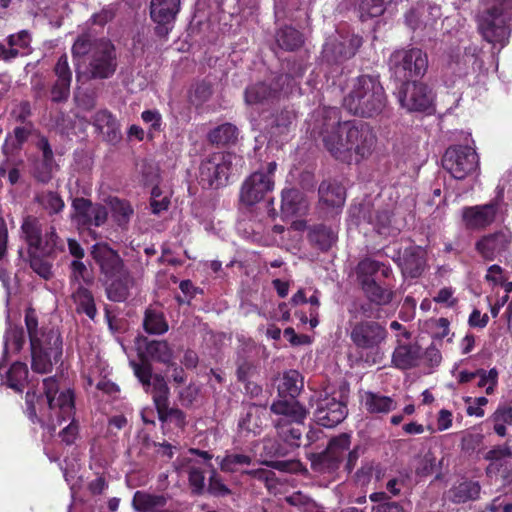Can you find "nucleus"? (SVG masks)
Wrapping results in <instances>:
<instances>
[{
  "mask_svg": "<svg viewBox=\"0 0 512 512\" xmlns=\"http://www.w3.org/2000/svg\"><path fill=\"white\" fill-rule=\"evenodd\" d=\"M25 325L30 339L32 369L37 373L50 372L62 356L60 333L53 328H39L33 309L26 310Z\"/></svg>",
  "mask_w": 512,
  "mask_h": 512,
  "instance_id": "1",
  "label": "nucleus"
},
{
  "mask_svg": "<svg viewBox=\"0 0 512 512\" xmlns=\"http://www.w3.org/2000/svg\"><path fill=\"white\" fill-rule=\"evenodd\" d=\"M44 393L50 410L49 423L47 425L50 434H53L57 425L71 421L60 432L61 440L70 445L78 436V425L74 421V394L70 389L59 390V384L54 377L43 380Z\"/></svg>",
  "mask_w": 512,
  "mask_h": 512,
  "instance_id": "2",
  "label": "nucleus"
},
{
  "mask_svg": "<svg viewBox=\"0 0 512 512\" xmlns=\"http://www.w3.org/2000/svg\"><path fill=\"white\" fill-rule=\"evenodd\" d=\"M477 22L482 37L502 49L511 32L512 0H482Z\"/></svg>",
  "mask_w": 512,
  "mask_h": 512,
  "instance_id": "3",
  "label": "nucleus"
},
{
  "mask_svg": "<svg viewBox=\"0 0 512 512\" xmlns=\"http://www.w3.org/2000/svg\"><path fill=\"white\" fill-rule=\"evenodd\" d=\"M72 55L76 61L84 58L92 78L107 79L117 68L115 47L109 40L81 36L72 47Z\"/></svg>",
  "mask_w": 512,
  "mask_h": 512,
  "instance_id": "4",
  "label": "nucleus"
},
{
  "mask_svg": "<svg viewBox=\"0 0 512 512\" xmlns=\"http://www.w3.org/2000/svg\"><path fill=\"white\" fill-rule=\"evenodd\" d=\"M344 107L352 114L372 117L380 114L386 104L384 89L380 82L370 76H360L344 98Z\"/></svg>",
  "mask_w": 512,
  "mask_h": 512,
  "instance_id": "5",
  "label": "nucleus"
},
{
  "mask_svg": "<svg viewBox=\"0 0 512 512\" xmlns=\"http://www.w3.org/2000/svg\"><path fill=\"white\" fill-rule=\"evenodd\" d=\"M271 412L278 416L274 420L278 436L289 445L298 447L302 435L300 425L308 413L306 408L296 399L280 398L272 403Z\"/></svg>",
  "mask_w": 512,
  "mask_h": 512,
  "instance_id": "6",
  "label": "nucleus"
},
{
  "mask_svg": "<svg viewBox=\"0 0 512 512\" xmlns=\"http://www.w3.org/2000/svg\"><path fill=\"white\" fill-rule=\"evenodd\" d=\"M324 121L318 131V127L312 130V133H319L322 141L329 153L341 161L349 162V143L346 140V129L350 128V121L337 122V111L328 109L317 113Z\"/></svg>",
  "mask_w": 512,
  "mask_h": 512,
  "instance_id": "7",
  "label": "nucleus"
},
{
  "mask_svg": "<svg viewBox=\"0 0 512 512\" xmlns=\"http://www.w3.org/2000/svg\"><path fill=\"white\" fill-rule=\"evenodd\" d=\"M389 66L396 80L408 83L424 76L428 68V59L418 48L400 49L391 54Z\"/></svg>",
  "mask_w": 512,
  "mask_h": 512,
  "instance_id": "8",
  "label": "nucleus"
},
{
  "mask_svg": "<svg viewBox=\"0 0 512 512\" xmlns=\"http://www.w3.org/2000/svg\"><path fill=\"white\" fill-rule=\"evenodd\" d=\"M241 159L233 154L215 153L201 162L199 181L204 187L219 188L225 186L229 176L236 171Z\"/></svg>",
  "mask_w": 512,
  "mask_h": 512,
  "instance_id": "9",
  "label": "nucleus"
},
{
  "mask_svg": "<svg viewBox=\"0 0 512 512\" xmlns=\"http://www.w3.org/2000/svg\"><path fill=\"white\" fill-rule=\"evenodd\" d=\"M22 236L30 248L44 255L51 254L59 247V238L54 227H45L34 216L24 218L21 225Z\"/></svg>",
  "mask_w": 512,
  "mask_h": 512,
  "instance_id": "10",
  "label": "nucleus"
},
{
  "mask_svg": "<svg viewBox=\"0 0 512 512\" xmlns=\"http://www.w3.org/2000/svg\"><path fill=\"white\" fill-rule=\"evenodd\" d=\"M276 167V162H270L265 169H259L245 179L240 189L242 204L246 206L255 205L264 198L266 193L273 189V175Z\"/></svg>",
  "mask_w": 512,
  "mask_h": 512,
  "instance_id": "11",
  "label": "nucleus"
},
{
  "mask_svg": "<svg viewBox=\"0 0 512 512\" xmlns=\"http://www.w3.org/2000/svg\"><path fill=\"white\" fill-rule=\"evenodd\" d=\"M479 164L478 155L469 146L449 147L443 158V168L455 179L462 180L476 171Z\"/></svg>",
  "mask_w": 512,
  "mask_h": 512,
  "instance_id": "12",
  "label": "nucleus"
},
{
  "mask_svg": "<svg viewBox=\"0 0 512 512\" xmlns=\"http://www.w3.org/2000/svg\"><path fill=\"white\" fill-rule=\"evenodd\" d=\"M346 140L349 145V162L355 159L360 161L371 155L376 136L371 127L361 121H350V128L346 129Z\"/></svg>",
  "mask_w": 512,
  "mask_h": 512,
  "instance_id": "13",
  "label": "nucleus"
},
{
  "mask_svg": "<svg viewBox=\"0 0 512 512\" xmlns=\"http://www.w3.org/2000/svg\"><path fill=\"white\" fill-rule=\"evenodd\" d=\"M386 338V328L375 321L358 322L350 332L352 343L362 351L377 352Z\"/></svg>",
  "mask_w": 512,
  "mask_h": 512,
  "instance_id": "14",
  "label": "nucleus"
},
{
  "mask_svg": "<svg viewBox=\"0 0 512 512\" xmlns=\"http://www.w3.org/2000/svg\"><path fill=\"white\" fill-rule=\"evenodd\" d=\"M131 365L145 391L151 393L156 409H165V404L168 403L169 388L164 377L152 375L151 365L147 362H131Z\"/></svg>",
  "mask_w": 512,
  "mask_h": 512,
  "instance_id": "15",
  "label": "nucleus"
},
{
  "mask_svg": "<svg viewBox=\"0 0 512 512\" xmlns=\"http://www.w3.org/2000/svg\"><path fill=\"white\" fill-rule=\"evenodd\" d=\"M398 101L409 112L425 111L433 102V96L428 87L416 80L403 83L397 92Z\"/></svg>",
  "mask_w": 512,
  "mask_h": 512,
  "instance_id": "16",
  "label": "nucleus"
},
{
  "mask_svg": "<svg viewBox=\"0 0 512 512\" xmlns=\"http://www.w3.org/2000/svg\"><path fill=\"white\" fill-rule=\"evenodd\" d=\"M346 416V405L336 397L321 394L317 399L314 417L319 425L332 428L341 423Z\"/></svg>",
  "mask_w": 512,
  "mask_h": 512,
  "instance_id": "17",
  "label": "nucleus"
},
{
  "mask_svg": "<svg viewBox=\"0 0 512 512\" xmlns=\"http://www.w3.org/2000/svg\"><path fill=\"white\" fill-rule=\"evenodd\" d=\"M512 246V235L508 230L485 234L475 243V250L487 261H493Z\"/></svg>",
  "mask_w": 512,
  "mask_h": 512,
  "instance_id": "18",
  "label": "nucleus"
},
{
  "mask_svg": "<svg viewBox=\"0 0 512 512\" xmlns=\"http://www.w3.org/2000/svg\"><path fill=\"white\" fill-rule=\"evenodd\" d=\"M497 212V203L490 202L464 207L461 211V218L466 229L479 231L486 229L495 222Z\"/></svg>",
  "mask_w": 512,
  "mask_h": 512,
  "instance_id": "19",
  "label": "nucleus"
},
{
  "mask_svg": "<svg viewBox=\"0 0 512 512\" xmlns=\"http://www.w3.org/2000/svg\"><path fill=\"white\" fill-rule=\"evenodd\" d=\"M180 10V0H151L150 17L156 23V32L166 36Z\"/></svg>",
  "mask_w": 512,
  "mask_h": 512,
  "instance_id": "20",
  "label": "nucleus"
},
{
  "mask_svg": "<svg viewBox=\"0 0 512 512\" xmlns=\"http://www.w3.org/2000/svg\"><path fill=\"white\" fill-rule=\"evenodd\" d=\"M361 38L356 35H334L324 45V56L331 61H344L353 57L361 46Z\"/></svg>",
  "mask_w": 512,
  "mask_h": 512,
  "instance_id": "21",
  "label": "nucleus"
},
{
  "mask_svg": "<svg viewBox=\"0 0 512 512\" xmlns=\"http://www.w3.org/2000/svg\"><path fill=\"white\" fill-rule=\"evenodd\" d=\"M91 254L106 279L124 275L123 273L128 271L117 252L107 244L97 243L93 245Z\"/></svg>",
  "mask_w": 512,
  "mask_h": 512,
  "instance_id": "22",
  "label": "nucleus"
},
{
  "mask_svg": "<svg viewBox=\"0 0 512 512\" xmlns=\"http://www.w3.org/2000/svg\"><path fill=\"white\" fill-rule=\"evenodd\" d=\"M484 458L490 463L486 468L487 474L492 476L501 475L504 479L508 478V467L511 465L512 451L507 446H499L489 450Z\"/></svg>",
  "mask_w": 512,
  "mask_h": 512,
  "instance_id": "23",
  "label": "nucleus"
},
{
  "mask_svg": "<svg viewBox=\"0 0 512 512\" xmlns=\"http://www.w3.org/2000/svg\"><path fill=\"white\" fill-rule=\"evenodd\" d=\"M278 90L264 82L248 86L245 90V102L248 106L258 109L269 105L277 98Z\"/></svg>",
  "mask_w": 512,
  "mask_h": 512,
  "instance_id": "24",
  "label": "nucleus"
},
{
  "mask_svg": "<svg viewBox=\"0 0 512 512\" xmlns=\"http://www.w3.org/2000/svg\"><path fill=\"white\" fill-rule=\"evenodd\" d=\"M124 275L115 276L106 279L107 282V297L115 302H122L126 300L130 294V289L134 286L135 282L129 271L124 272Z\"/></svg>",
  "mask_w": 512,
  "mask_h": 512,
  "instance_id": "25",
  "label": "nucleus"
},
{
  "mask_svg": "<svg viewBox=\"0 0 512 512\" xmlns=\"http://www.w3.org/2000/svg\"><path fill=\"white\" fill-rule=\"evenodd\" d=\"M94 125L109 143L114 144L121 139L120 125L109 111H98L94 116Z\"/></svg>",
  "mask_w": 512,
  "mask_h": 512,
  "instance_id": "26",
  "label": "nucleus"
},
{
  "mask_svg": "<svg viewBox=\"0 0 512 512\" xmlns=\"http://www.w3.org/2000/svg\"><path fill=\"white\" fill-rule=\"evenodd\" d=\"M421 361V349L417 344L398 345L393 353L392 362L400 369L415 367Z\"/></svg>",
  "mask_w": 512,
  "mask_h": 512,
  "instance_id": "27",
  "label": "nucleus"
},
{
  "mask_svg": "<svg viewBox=\"0 0 512 512\" xmlns=\"http://www.w3.org/2000/svg\"><path fill=\"white\" fill-rule=\"evenodd\" d=\"M113 221L117 226L126 229L131 218L134 215V209L129 201L118 197H108L105 199Z\"/></svg>",
  "mask_w": 512,
  "mask_h": 512,
  "instance_id": "28",
  "label": "nucleus"
},
{
  "mask_svg": "<svg viewBox=\"0 0 512 512\" xmlns=\"http://www.w3.org/2000/svg\"><path fill=\"white\" fill-rule=\"evenodd\" d=\"M380 272L384 278H388L391 274V269L389 266L382 262H378L371 258H365L361 260L356 268L357 279L360 285H363L364 282H374L375 275Z\"/></svg>",
  "mask_w": 512,
  "mask_h": 512,
  "instance_id": "29",
  "label": "nucleus"
},
{
  "mask_svg": "<svg viewBox=\"0 0 512 512\" xmlns=\"http://www.w3.org/2000/svg\"><path fill=\"white\" fill-rule=\"evenodd\" d=\"M216 460L219 463L220 469L223 472L234 473V472H244L247 474H251L254 476L260 475L262 472L260 470L247 471L243 470L245 466H249L251 464V457L245 454L240 453H229L224 457H217Z\"/></svg>",
  "mask_w": 512,
  "mask_h": 512,
  "instance_id": "30",
  "label": "nucleus"
},
{
  "mask_svg": "<svg viewBox=\"0 0 512 512\" xmlns=\"http://www.w3.org/2000/svg\"><path fill=\"white\" fill-rule=\"evenodd\" d=\"M425 251L421 247H410L405 250L402 270L411 277H417L425 267Z\"/></svg>",
  "mask_w": 512,
  "mask_h": 512,
  "instance_id": "31",
  "label": "nucleus"
},
{
  "mask_svg": "<svg viewBox=\"0 0 512 512\" xmlns=\"http://www.w3.org/2000/svg\"><path fill=\"white\" fill-rule=\"evenodd\" d=\"M303 386V377L298 371H286L278 384L279 397L285 398L289 396L292 399H296L303 389Z\"/></svg>",
  "mask_w": 512,
  "mask_h": 512,
  "instance_id": "32",
  "label": "nucleus"
},
{
  "mask_svg": "<svg viewBox=\"0 0 512 512\" xmlns=\"http://www.w3.org/2000/svg\"><path fill=\"white\" fill-rule=\"evenodd\" d=\"M71 289V298L76 306V311L86 314L90 319H94L97 309L91 291L85 286H77Z\"/></svg>",
  "mask_w": 512,
  "mask_h": 512,
  "instance_id": "33",
  "label": "nucleus"
},
{
  "mask_svg": "<svg viewBox=\"0 0 512 512\" xmlns=\"http://www.w3.org/2000/svg\"><path fill=\"white\" fill-rule=\"evenodd\" d=\"M307 208L303 194L297 189H285L282 192V213L286 216L301 214Z\"/></svg>",
  "mask_w": 512,
  "mask_h": 512,
  "instance_id": "34",
  "label": "nucleus"
},
{
  "mask_svg": "<svg viewBox=\"0 0 512 512\" xmlns=\"http://www.w3.org/2000/svg\"><path fill=\"white\" fill-rule=\"evenodd\" d=\"M319 196L320 202L327 207H341L345 201L344 188L338 183H321Z\"/></svg>",
  "mask_w": 512,
  "mask_h": 512,
  "instance_id": "35",
  "label": "nucleus"
},
{
  "mask_svg": "<svg viewBox=\"0 0 512 512\" xmlns=\"http://www.w3.org/2000/svg\"><path fill=\"white\" fill-rule=\"evenodd\" d=\"M166 502V498L162 495L137 491L133 496L132 505L135 510L140 512H157L158 509L165 507Z\"/></svg>",
  "mask_w": 512,
  "mask_h": 512,
  "instance_id": "36",
  "label": "nucleus"
},
{
  "mask_svg": "<svg viewBox=\"0 0 512 512\" xmlns=\"http://www.w3.org/2000/svg\"><path fill=\"white\" fill-rule=\"evenodd\" d=\"M481 487L478 482L464 481L448 491V498L454 503H465L479 497Z\"/></svg>",
  "mask_w": 512,
  "mask_h": 512,
  "instance_id": "37",
  "label": "nucleus"
},
{
  "mask_svg": "<svg viewBox=\"0 0 512 512\" xmlns=\"http://www.w3.org/2000/svg\"><path fill=\"white\" fill-rule=\"evenodd\" d=\"M363 401L370 413H388L396 408V402L392 398L373 392H366Z\"/></svg>",
  "mask_w": 512,
  "mask_h": 512,
  "instance_id": "38",
  "label": "nucleus"
},
{
  "mask_svg": "<svg viewBox=\"0 0 512 512\" xmlns=\"http://www.w3.org/2000/svg\"><path fill=\"white\" fill-rule=\"evenodd\" d=\"M181 466L187 469L189 483L193 492L201 493L205 487V476L201 465L191 457H183Z\"/></svg>",
  "mask_w": 512,
  "mask_h": 512,
  "instance_id": "39",
  "label": "nucleus"
},
{
  "mask_svg": "<svg viewBox=\"0 0 512 512\" xmlns=\"http://www.w3.org/2000/svg\"><path fill=\"white\" fill-rule=\"evenodd\" d=\"M361 288L368 298V300L377 305H387L389 304L394 296L392 290L380 286L376 281L374 282H364L361 285Z\"/></svg>",
  "mask_w": 512,
  "mask_h": 512,
  "instance_id": "40",
  "label": "nucleus"
},
{
  "mask_svg": "<svg viewBox=\"0 0 512 512\" xmlns=\"http://www.w3.org/2000/svg\"><path fill=\"white\" fill-rule=\"evenodd\" d=\"M264 419V410L256 406H252L249 408L246 416L240 421L239 426L242 430L257 435L262 430Z\"/></svg>",
  "mask_w": 512,
  "mask_h": 512,
  "instance_id": "41",
  "label": "nucleus"
},
{
  "mask_svg": "<svg viewBox=\"0 0 512 512\" xmlns=\"http://www.w3.org/2000/svg\"><path fill=\"white\" fill-rule=\"evenodd\" d=\"M28 368L22 362H15L11 365L6 374V384L8 387L22 391L27 383Z\"/></svg>",
  "mask_w": 512,
  "mask_h": 512,
  "instance_id": "42",
  "label": "nucleus"
},
{
  "mask_svg": "<svg viewBox=\"0 0 512 512\" xmlns=\"http://www.w3.org/2000/svg\"><path fill=\"white\" fill-rule=\"evenodd\" d=\"M276 42L280 48L293 51L302 45L303 37L296 29L284 27L276 33Z\"/></svg>",
  "mask_w": 512,
  "mask_h": 512,
  "instance_id": "43",
  "label": "nucleus"
},
{
  "mask_svg": "<svg viewBox=\"0 0 512 512\" xmlns=\"http://www.w3.org/2000/svg\"><path fill=\"white\" fill-rule=\"evenodd\" d=\"M143 327L149 334H164L168 331V323L163 314L151 308L145 312Z\"/></svg>",
  "mask_w": 512,
  "mask_h": 512,
  "instance_id": "44",
  "label": "nucleus"
},
{
  "mask_svg": "<svg viewBox=\"0 0 512 512\" xmlns=\"http://www.w3.org/2000/svg\"><path fill=\"white\" fill-rule=\"evenodd\" d=\"M146 357L164 364L170 363L172 360V350L166 341H150L145 348Z\"/></svg>",
  "mask_w": 512,
  "mask_h": 512,
  "instance_id": "45",
  "label": "nucleus"
},
{
  "mask_svg": "<svg viewBox=\"0 0 512 512\" xmlns=\"http://www.w3.org/2000/svg\"><path fill=\"white\" fill-rule=\"evenodd\" d=\"M70 286L76 288L77 286L90 285L93 282V276L86 265L80 260H73L70 265Z\"/></svg>",
  "mask_w": 512,
  "mask_h": 512,
  "instance_id": "46",
  "label": "nucleus"
},
{
  "mask_svg": "<svg viewBox=\"0 0 512 512\" xmlns=\"http://www.w3.org/2000/svg\"><path fill=\"white\" fill-rule=\"evenodd\" d=\"M36 201L50 215L60 213L65 207V203L61 196L54 191H43L39 193L36 196Z\"/></svg>",
  "mask_w": 512,
  "mask_h": 512,
  "instance_id": "47",
  "label": "nucleus"
},
{
  "mask_svg": "<svg viewBox=\"0 0 512 512\" xmlns=\"http://www.w3.org/2000/svg\"><path fill=\"white\" fill-rule=\"evenodd\" d=\"M237 135V127L231 123H225L210 131L208 138L212 143L224 145L234 142L237 139Z\"/></svg>",
  "mask_w": 512,
  "mask_h": 512,
  "instance_id": "48",
  "label": "nucleus"
},
{
  "mask_svg": "<svg viewBox=\"0 0 512 512\" xmlns=\"http://www.w3.org/2000/svg\"><path fill=\"white\" fill-rule=\"evenodd\" d=\"M94 205L95 204L88 199L82 197L75 198L72 202V219L76 221L78 225L88 226Z\"/></svg>",
  "mask_w": 512,
  "mask_h": 512,
  "instance_id": "49",
  "label": "nucleus"
},
{
  "mask_svg": "<svg viewBox=\"0 0 512 512\" xmlns=\"http://www.w3.org/2000/svg\"><path fill=\"white\" fill-rule=\"evenodd\" d=\"M494 431L497 435H506V426L512 424V406L502 405L492 415Z\"/></svg>",
  "mask_w": 512,
  "mask_h": 512,
  "instance_id": "50",
  "label": "nucleus"
},
{
  "mask_svg": "<svg viewBox=\"0 0 512 512\" xmlns=\"http://www.w3.org/2000/svg\"><path fill=\"white\" fill-rule=\"evenodd\" d=\"M349 446L350 436L348 434H341L330 441L327 447V457L332 461L338 462L349 449Z\"/></svg>",
  "mask_w": 512,
  "mask_h": 512,
  "instance_id": "51",
  "label": "nucleus"
},
{
  "mask_svg": "<svg viewBox=\"0 0 512 512\" xmlns=\"http://www.w3.org/2000/svg\"><path fill=\"white\" fill-rule=\"evenodd\" d=\"M38 149L42 152L43 165L45 172L40 176V180L46 182L50 179V174L55 168L54 156L51 146L45 137H40L37 142Z\"/></svg>",
  "mask_w": 512,
  "mask_h": 512,
  "instance_id": "52",
  "label": "nucleus"
},
{
  "mask_svg": "<svg viewBox=\"0 0 512 512\" xmlns=\"http://www.w3.org/2000/svg\"><path fill=\"white\" fill-rule=\"evenodd\" d=\"M23 331L18 327L9 326L4 337V354L20 351L24 344Z\"/></svg>",
  "mask_w": 512,
  "mask_h": 512,
  "instance_id": "53",
  "label": "nucleus"
},
{
  "mask_svg": "<svg viewBox=\"0 0 512 512\" xmlns=\"http://www.w3.org/2000/svg\"><path fill=\"white\" fill-rule=\"evenodd\" d=\"M391 0H359L358 8L360 18L364 21L368 18L380 16L384 10L385 5Z\"/></svg>",
  "mask_w": 512,
  "mask_h": 512,
  "instance_id": "54",
  "label": "nucleus"
},
{
  "mask_svg": "<svg viewBox=\"0 0 512 512\" xmlns=\"http://www.w3.org/2000/svg\"><path fill=\"white\" fill-rule=\"evenodd\" d=\"M435 466L436 459L430 452L417 457L414 462L415 473L419 477L431 475L435 470Z\"/></svg>",
  "mask_w": 512,
  "mask_h": 512,
  "instance_id": "55",
  "label": "nucleus"
},
{
  "mask_svg": "<svg viewBox=\"0 0 512 512\" xmlns=\"http://www.w3.org/2000/svg\"><path fill=\"white\" fill-rule=\"evenodd\" d=\"M30 134L28 127H16L13 131V135H9L3 145V152L9 154L13 149L18 148Z\"/></svg>",
  "mask_w": 512,
  "mask_h": 512,
  "instance_id": "56",
  "label": "nucleus"
},
{
  "mask_svg": "<svg viewBox=\"0 0 512 512\" xmlns=\"http://www.w3.org/2000/svg\"><path fill=\"white\" fill-rule=\"evenodd\" d=\"M476 377L479 378L478 386L485 388L488 395L494 392L498 383V371L496 368H492L489 371L478 369Z\"/></svg>",
  "mask_w": 512,
  "mask_h": 512,
  "instance_id": "57",
  "label": "nucleus"
},
{
  "mask_svg": "<svg viewBox=\"0 0 512 512\" xmlns=\"http://www.w3.org/2000/svg\"><path fill=\"white\" fill-rule=\"evenodd\" d=\"M170 205V199L167 194H163L158 186L153 187L151 191L150 206L153 214H160L166 211Z\"/></svg>",
  "mask_w": 512,
  "mask_h": 512,
  "instance_id": "58",
  "label": "nucleus"
},
{
  "mask_svg": "<svg viewBox=\"0 0 512 512\" xmlns=\"http://www.w3.org/2000/svg\"><path fill=\"white\" fill-rule=\"evenodd\" d=\"M159 419L162 422H171L178 427L184 425L185 416L179 409L169 408V402L165 404V409L157 408Z\"/></svg>",
  "mask_w": 512,
  "mask_h": 512,
  "instance_id": "59",
  "label": "nucleus"
},
{
  "mask_svg": "<svg viewBox=\"0 0 512 512\" xmlns=\"http://www.w3.org/2000/svg\"><path fill=\"white\" fill-rule=\"evenodd\" d=\"M208 492L216 497H225L231 494V490L223 483L214 469L209 477Z\"/></svg>",
  "mask_w": 512,
  "mask_h": 512,
  "instance_id": "60",
  "label": "nucleus"
},
{
  "mask_svg": "<svg viewBox=\"0 0 512 512\" xmlns=\"http://www.w3.org/2000/svg\"><path fill=\"white\" fill-rule=\"evenodd\" d=\"M286 501L293 505L303 509V512H313L316 503L301 492L293 493L286 498Z\"/></svg>",
  "mask_w": 512,
  "mask_h": 512,
  "instance_id": "61",
  "label": "nucleus"
},
{
  "mask_svg": "<svg viewBox=\"0 0 512 512\" xmlns=\"http://www.w3.org/2000/svg\"><path fill=\"white\" fill-rule=\"evenodd\" d=\"M55 74L57 76V80L71 82L72 80V72L70 70L68 64V58L66 54H63L57 61L55 65Z\"/></svg>",
  "mask_w": 512,
  "mask_h": 512,
  "instance_id": "62",
  "label": "nucleus"
},
{
  "mask_svg": "<svg viewBox=\"0 0 512 512\" xmlns=\"http://www.w3.org/2000/svg\"><path fill=\"white\" fill-rule=\"evenodd\" d=\"M71 82L57 80L51 91L53 102H61L67 100L70 93Z\"/></svg>",
  "mask_w": 512,
  "mask_h": 512,
  "instance_id": "63",
  "label": "nucleus"
},
{
  "mask_svg": "<svg viewBox=\"0 0 512 512\" xmlns=\"http://www.w3.org/2000/svg\"><path fill=\"white\" fill-rule=\"evenodd\" d=\"M484 512H512V502L506 497H496Z\"/></svg>",
  "mask_w": 512,
  "mask_h": 512,
  "instance_id": "64",
  "label": "nucleus"
}]
</instances>
